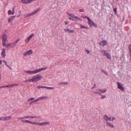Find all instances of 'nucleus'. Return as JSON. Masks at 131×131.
I'll use <instances>...</instances> for the list:
<instances>
[{
  "label": "nucleus",
  "instance_id": "obj_50",
  "mask_svg": "<svg viewBox=\"0 0 131 131\" xmlns=\"http://www.w3.org/2000/svg\"><path fill=\"white\" fill-rule=\"evenodd\" d=\"M114 12H115L116 13V12H117V9H116V8H114Z\"/></svg>",
  "mask_w": 131,
  "mask_h": 131
},
{
  "label": "nucleus",
  "instance_id": "obj_56",
  "mask_svg": "<svg viewBox=\"0 0 131 131\" xmlns=\"http://www.w3.org/2000/svg\"><path fill=\"white\" fill-rule=\"evenodd\" d=\"M2 87H6L5 86H2Z\"/></svg>",
  "mask_w": 131,
  "mask_h": 131
},
{
  "label": "nucleus",
  "instance_id": "obj_5",
  "mask_svg": "<svg viewBox=\"0 0 131 131\" xmlns=\"http://www.w3.org/2000/svg\"><path fill=\"white\" fill-rule=\"evenodd\" d=\"M7 39V35L4 34L2 37L3 44L4 46L6 45V41Z\"/></svg>",
  "mask_w": 131,
  "mask_h": 131
},
{
  "label": "nucleus",
  "instance_id": "obj_30",
  "mask_svg": "<svg viewBox=\"0 0 131 131\" xmlns=\"http://www.w3.org/2000/svg\"><path fill=\"white\" fill-rule=\"evenodd\" d=\"M99 91H98V90H97V91H95L94 92V93H96L99 94L100 95H101V93Z\"/></svg>",
  "mask_w": 131,
  "mask_h": 131
},
{
  "label": "nucleus",
  "instance_id": "obj_1",
  "mask_svg": "<svg viewBox=\"0 0 131 131\" xmlns=\"http://www.w3.org/2000/svg\"><path fill=\"white\" fill-rule=\"evenodd\" d=\"M42 77L39 74H36L33 76L31 79H28L25 80L26 82H36L41 80Z\"/></svg>",
  "mask_w": 131,
  "mask_h": 131
},
{
  "label": "nucleus",
  "instance_id": "obj_23",
  "mask_svg": "<svg viewBox=\"0 0 131 131\" xmlns=\"http://www.w3.org/2000/svg\"><path fill=\"white\" fill-rule=\"evenodd\" d=\"M107 90V89H98V91H99L102 93H105Z\"/></svg>",
  "mask_w": 131,
  "mask_h": 131
},
{
  "label": "nucleus",
  "instance_id": "obj_27",
  "mask_svg": "<svg viewBox=\"0 0 131 131\" xmlns=\"http://www.w3.org/2000/svg\"><path fill=\"white\" fill-rule=\"evenodd\" d=\"M115 119V118L114 117H109L108 120L110 121H113Z\"/></svg>",
  "mask_w": 131,
  "mask_h": 131
},
{
  "label": "nucleus",
  "instance_id": "obj_12",
  "mask_svg": "<svg viewBox=\"0 0 131 131\" xmlns=\"http://www.w3.org/2000/svg\"><path fill=\"white\" fill-rule=\"evenodd\" d=\"M117 83L118 85L117 88L123 91H124V88L122 85L119 82H117Z\"/></svg>",
  "mask_w": 131,
  "mask_h": 131
},
{
  "label": "nucleus",
  "instance_id": "obj_42",
  "mask_svg": "<svg viewBox=\"0 0 131 131\" xmlns=\"http://www.w3.org/2000/svg\"><path fill=\"white\" fill-rule=\"evenodd\" d=\"M68 82H64L62 83V84L67 85L68 84Z\"/></svg>",
  "mask_w": 131,
  "mask_h": 131
},
{
  "label": "nucleus",
  "instance_id": "obj_8",
  "mask_svg": "<svg viewBox=\"0 0 131 131\" xmlns=\"http://www.w3.org/2000/svg\"><path fill=\"white\" fill-rule=\"evenodd\" d=\"M36 124L39 125L40 126H44L46 125H48L50 124V122H41L40 123H38V122H36Z\"/></svg>",
  "mask_w": 131,
  "mask_h": 131
},
{
  "label": "nucleus",
  "instance_id": "obj_6",
  "mask_svg": "<svg viewBox=\"0 0 131 131\" xmlns=\"http://www.w3.org/2000/svg\"><path fill=\"white\" fill-rule=\"evenodd\" d=\"M33 53V51L32 50H30L25 52L23 54L25 56H27L32 54Z\"/></svg>",
  "mask_w": 131,
  "mask_h": 131
},
{
  "label": "nucleus",
  "instance_id": "obj_35",
  "mask_svg": "<svg viewBox=\"0 0 131 131\" xmlns=\"http://www.w3.org/2000/svg\"><path fill=\"white\" fill-rule=\"evenodd\" d=\"M0 120L5 121V117H0Z\"/></svg>",
  "mask_w": 131,
  "mask_h": 131
},
{
  "label": "nucleus",
  "instance_id": "obj_26",
  "mask_svg": "<svg viewBox=\"0 0 131 131\" xmlns=\"http://www.w3.org/2000/svg\"><path fill=\"white\" fill-rule=\"evenodd\" d=\"M109 117H108L107 115H105L104 116V118L105 120L106 121H108V120Z\"/></svg>",
  "mask_w": 131,
  "mask_h": 131
},
{
  "label": "nucleus",
  "instance_id": "obj_40",
  "mask_svg": "<svg viewBox=\"0 0 131 131\" xmlns=\"http://www.w3.org/2000/svg\"><path fill=\"white\" fill-rule=\"evenodd\" d=\"M80 12H83L84 11V9H80L79 10Z\"/></svg>",
  "mask_w": 131,
  "mask_h": 131
},
{
  "label": "nucleus",
  "instance_id": "obj_57",
  "mask_svg": "<svg viewBox=\"0 0 131 131\" xmlns=\"http://www.w3.org/2000/svg\"><path fill=\"white\" fill-rule=\"evenodd\" d=\"M15 85H17L18 84H15Z\"/></svg>",
  "mask_w": 131,
  "mask_h": 131
},
{
  "label": "nucleus",
  "instance_id": "obj_2",
  "mask_svg": "<svg viewBox=\"0 0 131 131\" xmlns=\"http://www.w3.org/2000/svg\"><path fill=\"white\" fill-rule=\"evenodd\" d=\"M88 24L91 28H92L93 27L95 28L97 27V26L94 23V21H92L89 18H88Z\"/></svg>",
  "mask_w": 131,
  "mask_h": 131
},
{
  "label": "nucleus",
  "instance_id": "obj_43",
  "mask_svg": "<svg viewBox=\"0 0 131 131\" xmlns=\"http://www.w3.org/2000/svg\"><path fill=\"white\" fill-rule=\"evenodd\" d=\"M106 97V96L105 95H101V98L102 99H103Z\"/></svg>",
  "mask_w": 131,
  "mask_h": 131
},
{
  "label": "nucleus",
  "instance_id": "obj_28",
  "mask_svg": "<svg viewBox=\"0 0 131 131\" xmlns=\"http://www.w3.org/2000/svg\"><path fill=\"white\" fill-rule=\"evenodd\" d=\"M35 99V98L34 97L31 98L28 100V102H31L32 101L34 100Z\"/></svg>",
  "mask_w": 131,
  "mask_h": 131
},
{
  "label": "nucleus",
  "instance_id": "obj_38",
  "mask_svg": "<svg viewBox=\"0 0 131 131\" xmlns=\"http://www.w3.org/2000/svg\"><path fill=\"white\" fill-rule=\"evenodd\" d=\"M81 17H82L84 18H87L88 19V18H89L88 17H87V16H84V15H82L81 16Z\"/></svg>",
  "mask_w": 131,
  "mask_h": 131
},
{
  "label": "nucleus",
  "instance_id": "obj_49",
  "mask_svg": "<svg viewBox=\"0 0 131 131\" xmlns=\"http://www.w3.org/2000/svg\"><path fill=\"white\" fill-rule=\"evenodd\" d=\"M65 24L66 25H67L69 24V23L67 21H66L65 22Z\"/></svg>",
  "mask_w": 131,
  "mask_h": 131
},
{
  "label": "nucleus",
  "instance_id": "obj_51",
  "mask_svg": "<svg viewBox=\"0 0 131 131\" xmlns=\"http://www.w3.org/2000/svg\"><path fill=\"white\" fill-rule=\"evenodd\" d=\"M130 56V59H131V51H129Z\"/></svg>",
  "mask_w": 131,
  "mask_h": 131
},
{
  "label": "nucleus",
  "instance_id": "obj_19",
  "mask_svg": "<svg viewBox=\"0 0 131 131\" xmlns=\"http://www.w3.org/2000/svg\"><path fill=\"white\" fill-rule=\"evenodd\" d=\"M65 31L66 32H68L69 33H74L75 31L73 30H71L68 29H64Z\"/></svg>",
  "mask_w": 131,
  "mask_h": 131
},
{
  "label": "nucleus",
  "instance_id": "obj_13",
  "mask_svg": "<svg viewBox=\"0 0 131 131\" xmlns=\"http://www.w3.org/2000/svg\"><path fill=\"white\" fill-rule=\"evenodd\" d=\"M100 44L102 46H104L107 45V43L105 40H103L101 42H99Z\"/></svg>",
  "mask_w": 131,
  "mask_h": 131
},
{
  "label": "nucleus",
  "instance_id": "obj_53",
  "mask_svg": "<svg viewBox=\"0 0 131 131\" xmlns=\"http://www.w3.org/2000/svg\"><path fill=\"white\" fill-rule=\"evenodd\" d=\"M0 64L1 65L2 64V62L1 60H0Z\"/></svg>",
  "mask_w": 131,
  "mask_h": 131
},
{
  "label": "nucleus",
  "instance_id": "obj_41",
  "mask_svg": "<svg viewBox=\"0 0 131 131\" xmlns=\"http://www.w3.org/2000/svg\"><path fill=\"white\" fill-rule=\"evenodd\" d=\"M86 51L87 54H89L90 53V52L89 50L86 49Z\"/></svg>",
  "mask_w": 131,
  "mask_h": 131
},
{
  "label": "nucleus",
  "instance_id": "obj_14",
  "mask_svg": "<svg viewBox=\"0 0 131 131\" xmlns=\"http://www.w3.org/2000/svg\"><path fill=\"white\" fill-rule=\"evenodd\" d=\"M22 122L24 123H30L32 124H37V123H36V122H31L30 121H29L26 120H23L22 121Z\"/></svg>",
  "mask_w": 131,
  "mask_h": 131
},
{
  "label": "nucleus",
  "instance_id": "obj_55",
  "mask_svg": "<svg viewBox=\"0 0 131 131\" xmlns=\"http://www.w3.org/2000/svg\"><path fill=\"white\" fill-rule=\"evenodd\" d=\"M1 74H0V82L1 81Z\"/></svg>",
  "mask_w": 131,
  "mask_h": 131
},
{
  "label": "nucleus",
  "instance_id": "obj_11",
  "mask_svg": "<svg viewBox=\"0 0 131 131\" xmlns=\"http://www.w3.org/2000/svg\"><path fill=\"white\" fill-rule=\"evenodd\" d=\"M7 48H13L15 46V44L13 43H8L5 46Z\"/></svg>",
  "mask_w": 131,
  "mask_h": 131
},
{
  "label": "nucleus",
  "instance_id": "obj_54",
  "mask_svg": "<svg viewBox=\"0 0 131 131\" xmlns=\"http://www.w3.org/2000/svg\"><path fill=\"white\" fill-rule=\"evenodd\" d=\"M8 68H9L11 69V70H12V69L11 68V67H9H9H8Z\"/></svg>",
  "mask_w": 131,
  "mask_h": 131
},
{
  "label": "nucleus",
  "instance_id": "obj_58",
  "mask_svg": "<svg viewBox=\"0 0 131 131\" xmlns=\"http://www.w3.org/2000/svg\"><path fill=\"white\" fill-rule=\"evenodd\" d=\"M19 17V15H18V17Z\"/></svg>",
  "mask_w": 131,
  "mask_h": 131
},
{
  "label": "nucleus",
  "instance_id": "obj_36",
  "mask_svg": "<svg viewBox=\"0 0 131 131\" xmlns=\"http://www.w3.org/2000/svg\"><path fill=\"white\" fill-rule=\"evenodd\" d=\"M15 13V8H13V11L12 13V14L13 15Z\"/></svg>",
  "mask_w": 131,
  "mask_h": 131
},
{
  "label": "nucleus",
  "instance_id": "obj_31",
  "mask_svg": "<svg viewBox=\"0 0 131 131\" xmlns=\"http://www.w3.org/2000/svg\"><path fill=\"white\" fill-rule=\"evenodd\" d=\"M20 39L19 38H18V39L14 42V43L15 44V46H16L17 43L20 40Z\"/></svg>",
  "mask_w": 131,
  "mask_h": 131
},
{
  "label": "nucleus",
  "instance_id": "obj_46",
  "mask_svg": "<svg viewBox=\"0 0 131 131\" xmlns=\"http://www.w3.org/2000/svg\"><path fill=\"white\" fill-rule=\"evenodd\" d=\"M69 19H70V20H72V21H73V20H74V19H73V18H71V17H69Z\"/></svg>",
  "mask_w": 131,
  "mask_h": 131
},
{
  "label": "nucleus",
  "instance_id": "obj_48",
  "mask_svg": "<svg viewBox=\"0 0 131 131\" xmlns=\"http://www.w3.org/2000/svg\"><path fill=\"white\" fill-rule=\"evenodd\" d=\"M30 3L32 2L36 1V0H29Z\"/></svg>",
  "mask_w": 131,
  "mask_h": 131
},
{
  "label": "nucleus",
  "instance_id": "obj_29",
  "mask_svg": "<svg viewBox=\"0 0 131 131\" xmlns=\"http://www.w3.org/2000/svg\"><path fill=\"white\" fill-rule=\"evenodd\" d=\"M80 27L81 28H86L88 29V27H86L83 25H80Z\"/></svg>",
  "mask_w": 131,
  "mask_h": 131
},
{
  "label": "nucleus",
  "instance_id": "obj_22",
  "mask_svg": "<svg viewBox=\"0 0 131 131\" xmlns=\"http://www.w3.org/2000/svg\"><path fill=\"white\" fill-rule=\"evenodd\" d=\"M12 117L10 115L8 116L5 117V121L9 120Z\"/></svg>",
  "mask_w": 131,
  "mask_h": 131
},
{
  "label": "nucleus",
  "instance_id": "obj_9",
  "mask_svg": "<svg viewBox=\"0 0 131 131\" xmlns=\"http://www.w3.org/2000/svg\"><path fill=\"white\" fill-rule=\"evenodd\" d=\"M25 73H27L30 74H35L37 73L36 69L31 70H29L25 71Z\"/></svg>",
  "mask_w": 131,
  "mask_h": 131
},
{
  "label": "nucleus",
  "instance_id": "obj_17",
  "mask_svg": "<svg viewBox=\"0 0 131 131\" xmlns=\"http://www.w3.org/2000/svg\"><path fill=\"white\" fill-rule=\"evenodd\" d=\"M6 50L5 49H2V53H1V55L3 56V57L4 58H5V56H6Z\"/></svg>",
  "mask_w": 131,
  "mask_h": 131
},
{
  "label": "nucleus",
  "instance_id": "obj_39",
  "mask_svg": "<svg viewBox=\"0 0 131 131\" xmlns=\"http://www.w3.org/2000/svg\"><path fill=\"white\" fill-rule=\"evenodd\" d=\"M29 41V40L27 38L25 39V41L26 43H27Z\"/></svg>",
  "mask_w": 131,
  "mask_h": 131
},
{
  "label": "nucleus",
  "instance_id": "obj_44",
  "mask_svg": "<svg viewBox=\"0 0 131 131\" xmlns=\"http://www.w3.org/2000/svg\"><path fill=\"white\" fill-rule=\"evenodd\" d=\"M129 51H131V45H130L129 46Z\"/></svg>",
  "mask_w": 131,
  "mask_h": 131
},
{
  "label": "nucleus",
  "instance_id": "obj_25",
  "mask_svg": "<svg viewBox=\"0 0 131 131\" xmlns=\"http://www.w3.org/2000/svg\"><path fill=\"white\" fill-rule=\"evenodd\" d=\"M45 88L48 89H54L55 88L53 87H48L45 86Z\"/></svg>",
  "mask_w": 131,
  "mask_h": 131
},
{
  "label": "nucleus",
  "instance_id": "obj_33",
  "mask_svg": "<svg viewBox=\"0 0 131 131\" xmlns=\"http://www.w3.org/2000/svg\"><path fill=\"white\" fill-rule=\"evenodd\" d=\"M36 100H37V99H36L32 102H30V104H32L33 103H35L37 102H38L37 101H36Z\"/></svg>",
  "mask_w": 131,
  "mask_h": 131
},
{
  "label": "nucleus",
  "instance_id": "obj_10",
  "mask_svg": "<svg viewBox=\"0 0 131 131\" xmlns=\"http://www.w3.org/2000/svg\"><path fill=\"white\" fill-rule=\"evenodd\" d=\"M24 118H41L39 116H24Z\"/></svg>",
  "mask_w": 131,
  "mask_h": 131
},
{
  "label": "nucleus",
  "instance_id": "obj_15",
  "mask_svg": "<svg viewBox=\"0 0 131 131\" xmlns=\"http://www.w3.org/2000/svg\"><path fill=\"white\" fill-rule=\"evenodd\" d=\"M15 16H13L10 17L8 18V23H11L13 21V19L15 18Z\"/></svg>",
  "mask_w": 131,
  "mask_h": 131
},
{
  "label": "nucleus",
  "instance_id": "obj_34",
  "mask_svg": "<svg viewBox=\"0 0 131 131\" xmlns=\"http://www.w3.org/2000/svg\"><path fill=\"white\" fill-rule=\"evenodd\" d=\"M12 12L10 10H9L8 12V13L9 15L12 14Z\"/></svg>",
  "mask_w": 131,
  "mask_h": 131
},
{
  "label": "nucleus",
  "instance_id": "obj_32",
  "mask_svg": "<svg viewBox=\"0 0 131 131\" xmlns=\"http://www.w3.org/2000/svg\"><path fill=\"white\" fill-rule=\"evenodd\" d=\"M45 86H37V88H45Z\"/></svg>",
  "mask_w": 131,
  "mask_h": 131
},
{
  "label": "nucleus",
  "instance_id": "obj_45",
  "mask_svg": "<svg viewBox=\"0 0 131 131\" xmlns=\"http://www.w3.org/2000/svg\"><path fill=\"white\" fill-rule=\"evenodd\" d=\"M15 85L14 84H12V85H9V87H12L14 86Z\"/></svg>",
  "mask_w": 131,
  "mask_h": 131
},
{
  "label": "nucleus",
  "instance_id": "obj_47",
  "mask_svg": "<svg viewBox=\"0 0 131 131\" xmlns=\"http://www.w3.org/2000/svg\"><path fill=\"white\" fill-rule=\"evenodd\" d=\"M24 117H20L19 118H18V119L19 120H20V119H24Z\"/></svg>",
  "mask_w": 131,
  "mask_h": 131
},
{
  "label": "nucleus",
  "instance_id": "obj_4",
  "mask_svg": "<svg viewBox=\"0 0 131 131\" xmlns=\"http://www.w3.org/2000/svg\"><path fill=\"white\" fill-rule=\"evenodd\" d=\"M67 14L68 16H71L73 18H74L75 19H76V20H74L76 21H77V20H79L81 21H82V20L81 18H80L77 17V16H75L74 14H72L69 13H67Z\"/></svg>",
  "mask_w": 131,
  "mask_h": 131
},
{
  "label": "nucleus",
  "instance_id": "obj_20",
  "mask_svg": "<svg viewBox=\"0 0 131 131\" xmlns=\"http://www.w3.org/2000/svg\"><path fill=\"white\" fill-rule=\"evenodd\" d=\"M21 2L25 4H28L30 3L29 0H22Z\"/></svg>",
  "mask_w": 131,
  "mask_h": 131
},
{
  "label": "nucleus",
  "instance_id": "obj_24",
  "mask_svg": "<svg viewBox=\"0 0 131 131\" xmlns=\"http://www.w3.org/2000/svg\"><path fill=\"white\" fill-rule=\"evenodd\" d=\"M34 34H32L30 35L29 37H28L27 38L29 40L32 38L34 36Z\"/></svg>",
  "mask_w": 131,
  "mask_h": 131
},
{
  "label": "nucleus",
  "instance_id": "obj_18",
  "mask_svg": "<svg viewBox=\"0 0 131 131\" xmlns=\"http://www.w3.org/2000/svg\"><path fill=\"white\" fill-rule=\"evenodd\" d=\"M47 69V68H39L38 69H36L37 73H38L40 71L44 70H46Z\"/></svg>",
  "mask_w": 131,
  "mask_h": 131
},
{
  "label": "nucleus",
  "instance_id": "obj_21",
  "mask_svg": "<svg viewBox=\"0 0 131 131\" xmlns=\"http://www.w3.org/2000/svg\"><path fill=\"white\" fill-rule=\"evenodd\" d=\"M107 125L110 126V127L112 128H114V125L112 124V123H111L107 122Z\"/></svg>",
  "mask_w": 131,
  "mask_h": 131
},
{
  "label": "nucleus",
  "instance_id": "obj_52",
  "mask_svg": "<svg viewBox=\"0 0 131 131\" xmlns=\"http://www.w3.org/2000/svg\"><path fill=\"white\" fill-rule=\"evenodd\" d=\"M5 86L6 87H9V85H6V86Z\"/></svg>",
  "mask_w": 131,
  "mask_h": 131
},
{
  "label": "nucleus",
  "instance_id": "obj_16",
  "mask_svg": "<svg viewBox=\"0 0 131 131\" xmlns=\"http://www.w3.org/2000/svg\"><path fill=\"white\" fill-rule=\"evenodd\" d=\"M48 98V97L46 96L40 97L37 99L36 101H37L38 102L39 101L41 100H44L45 99H47Z\"/></svg>",
  "mask_w": 131,
  "mask_h": 131
},
{
  "label": "nucleus",
  "instance_id": "obj_37",
  "mask_svg": "<svg viewBox=\"0 0 131 131\" xmlns=\"http://www.w3.org/2000/svg\"><path fill=\"white\" fill-rule=\"evenodd\" d=\"M3 62H4L5 63V65L7 66V67H9V66L7 64V63L6 61L5 60H3Z\"/></svg>",
  "mask_w": 131,
  "mask_h": 131
},
{
  "label": "nucleus",
  "instance_id": "obj_7",
  "mask_svg": "<svg viewBox=\"0 0 131 131\" xmlns=\"http://www.w3.org/2000/svg\"><path fill=\"white\" fill-rule=\"evenodd\" d=\"M40 10L41 9L40 8H39L37 10L35 11L34 12L30 13L29 14L27 15H26L25 17H27L30 16H32L36 14L37 12Z\"/></svg>",
  "mask_w": 131,
  "mask_h": 131
},
{
  "label": "nucleus",
  "instance_id": "obj_3",
  "mask_svg": "<svg viewBox=\"0 0 131 131\" xmlns=\"http://www.w3.org/2000/svg\"><path fill=\"white\" fill-rule=\"evenodd\" d=\"M101 52L104 54L103 56H105L108 59H111V56L109 54L107 51L104 50H102L101 51Z\"/></svg>",
  "mask_w": 131,
  "mask_h": 131
}]
</instances>
